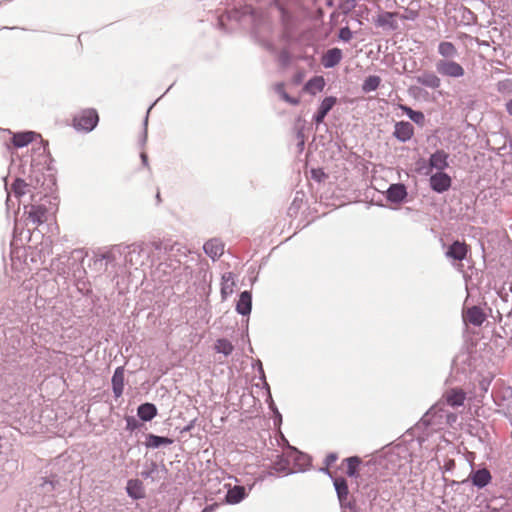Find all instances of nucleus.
<instances>
[{
  "label": "nucleus",
  "instance_id": "nucleus-1",
  "mask_svg": "<svg viewBox=\"0 0 512 512\" xmlns=\"http://www.w3.org/2000/svg\"><path fill=\"white\" fill-rule=\"evenodd\" d=\"M99 121L95 109H84L73 118V127L79 131L89 132L95 128Z\"/></svg>",
  "mask_w": 512,
  "mask_h": 512
},
{
  "label": "nucleus",
  "instance_id": "nucleus-2",
  "mask_svg": "<svg viewBox=\"0 0 512 512\" xmlns=\"http://www.w3.org/2000/svg\"><path fill=\"white\" fill-rule=\"evenodd\" d=\"M436 69L438 73L447 77L459 78L465 74L464 68L452 60H439L436 63Z\"/></svg>",
  "mask_w": 512,
  "mask_h": 512
},
{
  "label": "nucleus",
  "instance_id": "nucleus-3",
  "mask_svg": "<svg viewBox=\"0 0 512 512\" xmlns=\"http://www.w3.org/2000/svg\"><path fill=\"white\" fill-rule=\"evenodd\" d=\"M430 186L434 191L443 193L451 187V178L448 174L440 171L430 177Z\"/></svg>",
  "mask_w": 512,
  "mask_h": 512
},
{
  "label": "nucleus",
  "instance_id": "nucleus-4",
  "mask_svg": "<svg viewBox=\"0 0 512 512\" xmlns=\"http://www.w3.org/2000/svg\"><path fill=\"white\" fill-rule=\"evenodd\" d=\"M469 252V246L465 242L454 241L446 251V257L455 261H462Z\"/></svg>",
  "mask_w": 512,
  "mask_h": 512
},
{
  "label": "nucleus",
  "instance_id": "nucleus-5",
  "mask_svg": "<svg viewBox=\"0 0 512 512\" xmlns=\"http://www.w3.org/2000/svg\"><path fill=\"white\" fill-rule=\"evenodd\" d=\"M393 135L401 142L410 140L414 135V127L410 122L400 121L395 124Z\"/></svg>",
  "mask_w": 512,
  "mask_h": 512
},
{
  "label": "nucleus",
  "instance_id": "nucleus-6",
  "mask_svg": "<svg viewBox=\"0 0 512 512\" xmlns=\"http://www.w3.org/2000/svg\"><path fill=\"white\" fill-rule=\"evenodd\" d=\"M463 318L472 325L481 326L486 320V315L480 307L472 306L464 312Z\"/></svg>",
  "mask_w": 512,
  "mask_h": 512
},
{
  "label": "nucleus",
  "instance_id": "nucleus-7",
  "mask_svg": "<svg viewBox=\"0 0 512 512\" xmlns=\"http://www.w3.org/2000/svg\"><path fill=\"white\" fill-rule=\"evenodd\" d=\"M416 82L431 89H437L441 85L440 78L431 71H424L416 76Z\"/></svg>",
  "mask_w": 512,
  "mask_h": 512
},
{
  "label": "nucleus",
  "instance_id": "nucleus-8",
  "mask_svg": "<svg viewBox=\"0 0 512 512\" xmlns=\"http://www.w3.org/2000/svg\"><path fill=\"white\" fill-rule=\"evenodd\" d=\"M205 253L213 260L219 258L224 253V244L219 239H210L204 244Z\"/></svg>",
  "mask_w": 512,
  "mask_h": 512
},
{
  "label": "nucleus",
  "instance_id": "nucleus-9",
  "mask_svg": "<svg viewBox=\"0 0 512 512\" xmlns=\"http://www.w3.org/2000/svg\"><path fill=\"white\" fill-rule=\"evenodd\" d=\"M448 405L452 407L461 406L464 403L466 395L462 389H449L443 395Z\"/></svg>",
  "mask_w": 512,
  "mask_h": 512
},
{
  "label": "nucleus",
  "instance_id": "nucleus-10",
  "mask_svg": "<svg viewBox=\"0 0 512 512\" xmlns=\"http://www.w3.org/2000/svg\"><path fill=\"white\" fill-rule=\"evenodd\" d=\"M47 209L44 206H32L28 212V219L34 225L38 227L46 221Z\"/></svg>",
  "mask_w": 512,
  "mask_h": 512
},
{
  "label": "nucleus",
  "instance_id": "nucleus-11",
  "mask_svg": "<svg viewBox=\"0 0 512 512\" xmlns=\"http://www.w3.org/2000/svg\"><path fill=\"white\" fill-rule=\"evenodd\" d=\"M337 99L335 97H326L323 99L317 114L314 116V121L316 124H320L323 122L326 115L329 113V111L333 108V106L336 104Z\"/></svg>",
  "mask_w": 512,
  "mask_h": 512
},
{
  "label": "nucleus",
  "instance_id": "nucleus-12",
  "mask_svg": "<svg viewBox=\"0 0 512 512\" xmlns=\"http://www.w3.org/2000/svg\"><path fill=\"white\" fill-rule=\"evenodd\" d=\"M448 154L444 150H437L429 158L430 167L443 171L448 167Z\"/></svg>",
  "mask_w": 512,
  "mask_h": 512
},
{
  "label": "nucleus",
  "instance_id": "nucleus-13",
  "mask_svg": "<svg viewBox=\"0 0 512 512\" xmlns=\"http://www.w3.org/2000/svg\"><path fill=\"white\" fill-rule=\"evenodd\" d=\"M126 490L128 495L133 499H141L145 496L143 483L139 479H130L127 482Z\"/></svg>",
  "mask_w": 512,
  "mask_h": 512
},
{
  "label": "nucleus",
  "instance_id": "nucleus-14",
  "mask_svg": "<svg viewBox=\"0 0 512 512\" xmlns=\"http://www.w3.org/2000/svg\"><path fill=\"white\" fill-rule=\"evenodd\" d=\"M342 59V51L339 48L329 49L322 58V64L325 68L336 66Z\"/></svg>",
  "mask_w": 512,
  "mask_h": 512
},
{
  "label": "nucleus",
  "instance_id": "nucleus-15",
  "mask_svg": "<svg viewBox=\"0 0 512 512\" xmlns=\"http://www.w3.org/2000/svg\"><path fill=\"white\" fill-rule=\"evenodd\" d=\"M112 388L116 398L122 395L124 389V369L122 367L116 368L113 374Z\"/></svg>",
  "mask_w": 512,
  "mask_h": 512
},
{
  "label": "nucleus",
  "instance_id": "nucleus-16",
  "mask_svg": "<svg viewBox=\"0 0 512 512\" xmlns=\"http://www.w3.org/2000/svg\"><path fill=\"white\" fill-rule=\"evenodd\" d=\"M491 479H492L491 474H490L489 470L486 468L479 469V470L475 471L474 473H472V475H471L472 483L479 488H483L486 485H488L490 483Z\"/></svg>",
  "mask_w": 512,
  "mask_h": 512
},
{
  "label": "nucleus",
  "instance_id": "nucleus-17",
  "mask_svg": "<svg viewBox=\"0 0 512 512\" xmlns=\"http://www.w3.org/2000/svg\"><path fill=\"white\" fill-rule=\"evenodd\" d=\"M334 486L341 505H345L348 500L349 489L347 481L342 477L334 478Z\"/></svg>",
  "mask_w": 512,
  "mask_h": 512
},
{
  "label": "nucleus",
  "instance_id": "nucleus-18",
  "mask_svg": "<svg viewBox=\"0 0 512 512\" xmlns=\"http://www.w3.org/2000/svg\"><path fill=\"white\" fill-rule=\"evenodd\" d=\"M235 287V280L234 275L232 272L224 273L222 276V283H221V295L223 299H226L228 296H230Z\"/></svg>",
  "mask_w": 512,
  "mask_h": 512
},
{
  "label": "nucleus",
  "instance_id": "nucleus-19",
  "mask_svg": "<svg viewBox=\"0 0 512 512\" xmlns=\"http://www.w3.org/2000/svg\"><path fill=\"white\" fill-rule=\"evenodd\" d=\"M251 307V294L247 291L242 292L236 305L237 312L242 315H248L251 312Z\"/></svg>",
  "mask_w": 512,
  "mask_h": 512
},
{
  "label": "nucleus",
  "instance_id": "nucleus-20",
  "mask_svg": "<svg viewBox=\"0 0 512 512\" xmlns=\"http://www.w3.org/2000/svg\"><path fill=\"white\" fill-rule=\"evenodd\" d=\"M325 87V79L323 76H315L311 78L304 86V91L311 95L321 92Z\"/></svg>",
  "mask_w": 512,
  "mask_h": 512
},
{
  "label": "nucleus",
  "instance_id": "nucleus-21",
  "mask_svg": "<svg viewBox=\"0 0 512 512\" xmlns=\"http://www.w3.org/2000/svg\"><path fill=\"white\" fill-rule=\"evenodd\" d=\"M406 195V188L402 184H393L387 191V197L392 202H401Z\"/></svg>",
  "mask_w": 512,
  "mask_h": 512
},
{
  "label": "nucleus",
  "instance_id": "nucleus-22",
  "mask_svg": "<svg viewBox=\"0 0 512 512\" xmlns=\"http://www.w3.org/2000/svg\"><path fill=\"white\" fill-rule=\"evenodd\" d=\"M137 413L143 421H150L156 416L157 409L152 403H144L138 407Z\"/></svg>",
  "mask_w": 512,
  "mask_h": 512
},
{
  "label": "nucleus",
  "instance_id": "nucleus-23",
  "mask_svg": "<svg viewBox=\"0 0 512 512\" xmlns=\"http://www.w3.org/2000/svg\"><path fill=\"white\" fill-rule=\"evenodd\" d=\"M246 491L243 486H234L229 489L226 495V500L228 503L236 504L245 498Z\"/></svg>",
  "mask_w": 512,
  "mask_h": 512
},
{
  "label": "nucleus",
  "instance_id": "nucleus-24",
  "mask_svg": "<svg viewBox=\"0 0 512 512\" xmlns=\"http://www.w3.org/2000/svg\"><path fill=\"white\" fill-rule=\"evenodd\" d=\"M361 463V459L357 456L349 457L343 460L342 464L346 465V474L349 477H356L358 476V467Z\"/></svg>",
  "mask_w": 512,
  "mask_h": 512
},
{
  "label": "nucleus",
  "instance_id": "nucleus-25",
  "mask_svg": "<svg viewBox=\"0 0 512 512\" xmlns=\"http://www.w3.org/2000/svg\"><path fill=\"white\" fill-rule=\"evenodd\" d=\"M11 189L14 193V195L18 198H21L22 196L31 193L30 185H28L24 180L17 178L12 186Z\"/></svg>",
  "mask_w": 512,
  "mask_h": 512
},
{
  "label": "nucleus",
  "instance_id": "nucleus-26",
  "mask_svg": "<svg viewBox=\"0 0 512 512\" xmlns=\"http://www.w3.org/2000/svg\"><path fill=\"white\" fill-rule=\"evenodd\" d=\"M399 108L406 113V115L416 124L423 125L425 122V116L421 111H414L406 105H399Z\"/></svg>",
  "mask_w": 512,
  "mask_h": 512
},
{
  "label": "nucleus",
  "instance_id": "nucleus-27",
  "mask_svg": "<svg viewBox=\"0 0 512 512\" xmlns=\"http://www.w3.org/2000/svg\"><path fill=\"white\" fill-rule=\"evenodd\" d=\"M438 52L445 58H451L457 55V48L452 42L443 41L438 46Z\"/></svg>",
  "mask_w": 512,
  "mask_h": 512
},
{
  "label": "nucleus",
  "instance_id": "nucleus-28",
  "mask_svg": "<svg viewBox=\"0 0 512 512\" xmlns=\"http://www.w3.org/2000/svg\"><path fill=\"white\" fill-rule=\"evenodd\" d=\"M33 132L17 133L13 136V144L16 147H24L33 141Z\"/></svg>",
  "mask_w": 512,
  "mask_h": 512
},
{
  "label": "nucleus",
  "instance_id": "nucleus-29",
  "mask_svg": "<svg viewBox=\"0 0 512 512\" xmlns=\"http://www.w3.org/2000/svg\"><path fill=\"white\" fill-rule=\"evenodd\" d=\"M380 83L381 78L379 76L371 75L364 80L362 84V90L365 93L375 91L380 86Z\"/></svg>",
  "mask_w": 512,
  "mask_h": 512
},
{
  "label": "nucleus",
  "instance_id": "nucleus-30",
  "mask_svg": "<svg viewBox=\"0 0 512 512\" xmlns=\"http://www.w3.org/2000/svg\"><path fill=\"white\" fill-rule=\"evenodd\" d=\"M233 345L227 339H218L215 343V350L218 353H222L226 356L230 355L233 352Z\"/></svg>",
  "mask_w": 512,
  "mask_h": 512
},
{
  "label": "nucleus",
  "instance_id": "nucleus-31",
  "mask_svg": "<svg viewBox=\"0 0 512 512\" xmlns=\"http://www.w3.org/2000/svg\"><path fill=\"white\" fill-rule=\"evenodd\" d=\"M148 439H149V445L154 448H157L161 445H169L173 442V440L170 438L156 436V435H150Z\"/></svg>",
  "mask_w": 512,
  "mask_h": 512
},
{
  "label": "nucleus",
  "instance_id": "nucleus-32",
  "mask_svg": "<svg viewBox=\"0 0 512 512\" xmlns=\"http://www.w3.org/2000/svg\"><path fill=\"white\" fill-rule=\"evenodd\" d=\"M338 460V454L337 453H329L325 458V468L322 470L327 473L330 477H332V474L329 471V467L334 464Z\"/></svg>",
  "mask_w": 512,
  "mask_h": 512
},
{
  "label": "nucleus",
  "instance_id": "nucleus-33",
  "mask_svg": "<svg viewBox=\"0 0 512 512\" xmlns=\"http://www.w3.org/2000/svg\"><path fill=\"white\" fill-rule=\"evenodd\" d=\"M141 252H143L142 248L134 247L132 250L129 251L128 255L126 256V262L130 263L131 265L136 264L137 260L134 261V256H140Z\"/></svg>",
  "mask_w": 512,
  "mask_h": 512
},
{
  "label": "nucleus",
  "instance_id": "nucleus-34",
  "mask_svg": "<svg viewBox=\"0 0 512 512\" xmlns=\"http://www.w3.org/2000/svg\"><path fill=\"white\" fill-rule=\"evenodd\" d=\"M278 91L280 92L281 96H282V99L292 105H298L299 104V99L297 98H293V97H290L285 91H284V86L281 84L279 85L278 87Z\"/></svg>",
  "mask_w": 512,
  "mask_h": 512
},
{
  "label": "nucleus",
  "instance_id": "nucleus-35",
  "mask_svg": "<svg viewBox=\"0 0 512 512\" xmlns=\"http://www.w3.org/2000/svg\"><path fill=\"white\" fill-rule=\"evenodd\" d=\"M311 177H312V179H314L318 182H321L327 178V175L321 168H318V169L311 170Z\"/></svg>",
  "mask_w": 512,
  "mask_h": 512
},
{
  "label": "nucleus",
  "instance_id": "nucleus-36",
  "mask_svg": "<svg viewBox=\"0 0 512 512\" xmlns=\"http://www.w3.org/2000/svg\"><path fill=\"white\" fill-rule=\"evenodd\" d=\"M339 38L343 41H350L352 39V32L349 27H343L339 31Z\"/></svg>",
  "mask_w": 512,
  "mask_h": 512
},
{
  "label": "nucleus",
  "instance_id": "nucleus-37",
  "mask_svg": "<svg viewBox=\"0 0 512 512\" xmlns=\"http://www.w3.org/2000/svg\"><path fill=\"white\" fill-rule=\"evenodd\" d=\"M506 110L507 112L512 115V98L506 103Z\"/></svg>",
  "mask_w": 512,
  "mask_h": 512
},
{
  "label": "nucleus",
  "instance_id": "nucleus-38",
  "mask_svg": "<svg viewBox=\"0 0 512 512\" xmlns=\"http://www.w3.org/2000/svg\"><path fill=\"white\" fill-rule=\"evenodd\" d=\"M141 158H142L143 164L147 165V155L145 153H142Z\"/></svg>",
  "mask_w": 512,
  "mask_h": 512
}]
</instances>
